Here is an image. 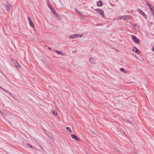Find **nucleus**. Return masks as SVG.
<instances>
[{"mask_svg":"<svg viewBox=\"0 0 154 154\" xmlns=\"http://www.w3.org/2000/svg\"><path fill=\"white\" fill-rule=\"evenodd\" d=\"M96 12L98 13L102 17H104V15L103 11L100 9H97L95 10Z\"/></svg>","mask_w":154,"mask_h":154,"instance_id":"obj_1","label":"nucleus"},{"mask_svg":"<svg viewBox=\"0 0 154 154\" xmlns=\"http://www.w3.org/2000/svg\"><path fill=\"white\" fill-rule=\"evenodd\" d=\"M131 37L132 38L135 43L138 44L139 43V39L135 35H132Z\"/></svg>","mask_w":154,"mask_h":154,"instance_id":"obj_2","label":"nucleus"},{"mask_svg":"<svg viewBox=\"0 0 154 154\" xmlns=\"http://www.w3.org/2000/svg\"><path fill=\"white\" fill-rule=\"evenodd\" d=\"M137 11H139L140 14H142L144 18H145L146 19H147V15L142 11L139 8L137 9Z\"/></svg>","mask_w":154,"mask_h":154,"instance_id":"obj_3","label":"nucleus"},{"mask_svg":"<svg viewBox=\"0 0 154 154\" xmlns=\"http://www.w3.org/2000/svg\"><path fill=\"white\" fill-rule=\"evenodd\" d=\"M89 61L91 64H95L96 62L95 60L93 58H90L89 59Z\"/></svg>","mask_w":154,"mask_h":154,"instance_id":"obj_4","label":"nucleus"},{"mask_svg":"<svg viewBox=\"0 0 154 154\" xmlns=\"http://www.w3.org/2000/svg\"><path fill=\"white\" fill-rule=\"evenodd\" d=\"M147 4L150 9L152 12L154 11V7L149 3H147Z\"/></svg>","mask_w":154,"mask_h":154,"instance_id":"obj_5","label":"nucleus"},{"mask_svg":"<svg viewBox=\"0 0 154 154\" xmlns=\"http://www.w3.org/2000/svg\"><path fill=\"white\" fill-rule=\"evenodd\" d=\"M54 51L57 54H59L60 55H61L63 56H65V54L61 52V51H57V50H54Z\"/></svg>","mask_w":154,"mask_h":154,"instance_id":"obj_6","label":"nucleus"},{"mask_svg":"<svg viewBox=\"0 0 154 154\" xmlns=\"http://www.w3.org/2000/svg\"><path fill=\"white\" fill-rule=\"evenodd\" d=\"M71 136L73 139L77 141L79 140V139L75 135L72 134L71 135Z\"/></svg>","mask_w":154,"mask_h":154,"instance_id":"obj_7","label":"nucleus"},{"mask_svg":"<svg viewBox=\"0 0 154 154\" xmlns=\"http://www.w3.org/2000/svg\"><path fill=\"white\" fill-rule=\"evenodd\" d=\"M11 7V5H6L5 8L6 10L8 11H10V8Z\"/></svg>","mask_w":154,"mask_h":154,"instance_id":"obj_8","label":"nucleus"},{"mask_svg":"<svg viewBox=\"0 0 154 154\" xmlns=\"http://www.w3.org/2000/svg\"><path fill=\"white\" fill-rule=\"evenodd\" d=\"M133 26L135 29L137 30L139 29L138 26L137 24H134L133 25Z\"/></svg>","mask_w":154,"mask_h":154,"instance_id":"obj_9","label":"nucleus"},{"mask_svg":"<svg viewBox=\"0 0 154 154\" xmlns=\"http://www.w3.org/2000/svg\"><path fill=\"white\" fill-rule=\"evenodd\" d=\"M132 50L134 52H135L137 54H140V52L139 51L138 49H132Z\"/></svg>","mask_w":154,"mask_h":154,"instance_id":"obj_10","label":"nucleus"},{"mask_svg":"<svg viewBox=\"0 0 154 154\" xmlns=\"http://www.w3.org/2000/svg\"><path fill=\"white\" fill-rule=\"evenodd\" d=\"M15 63H14V64L15 65V66L18 68H20L21 67L20 65L16 61H15Z\"/></svg>","mask_w":154,"mask_h":154,"instance_id":"obj_11","label":"nucleus"},{"mask_svg":"<svg viewBox=\"0 0 154 154\" xmlns=\"http://www.w3.org/2000/svg\"><path fill=\"white\" fill-rule=\"evenodd\" d=\"M102 5V2L101 0H99L97 3V5L98 6L100 7Z\"/></svg>","mask_w":154,"mask_h":154,"instance_id":"obj_12","label":"nucleus"},{"mask_svg":"<svg viewBox=\"0 0 154 154\" xmlns=\"http://www.w3.org/2000/svg\"><path fill=\"white\" fill-rule=\"evenodd\" d=\"M75 38L78 37H82L83 35L82 34H75Z\"/></svg>","mask_w":154,"mask_h":154,"instance_id":"obj_13","label":"nucleus"},{"mask_svg":"<svg viewBox=\"0 0 154 154\" xmlns=\"http://www.w3.org/2000/svg\"><path fill=\"white\" fill-rule=\"evenodd\" d=\"M119 19L120 20H125V16H122L119 17Z\"/></svg>","mask_w":154,"mask_h":154,"instance_id":"obj_14","label":"nucleus"},{"mask_svg":"<svg viewBox=\"0 0 154 154\" xmlns=\"http://www.w3.org/2000/svg\"><path fill=\"white\" fill-rule=\"evenodd\" d=\"M30 26L32 27H34V24L32 21H30L29 22Z\"/></svg>","mask_w":154,"mask_h":154,"instance_id":"obj_15","label":"nucleus"},{"mask_svg":"<svg viewBox=\"0 0 154 154\" xmlns=\"http://www.w3.org/2000/svg\"><path fill=\"white\" fill-rule=\"evenodd\" d=\"M125 20L127 19H130L131 18V17L130 15H125Z\"/></svg>","mask_w":154,"mask_h":154,"instance_id":"obj_16","label":"nucleus"},{"mask_svg":"<svg viewBox=\"0 0 154 154\" xmlns=\"http://www.w3.org/2000/svg\"><path fill=\"white\" fill-rule=\"evenodd\" d=\"M49 8L53 14L54 13H55V11L54 9V8H51L50 7H49Z\"/></svg>","mask_w":154,"mask_h":154,"instance_id":"obj_17","label":"nucleus"},{"mask_svg":"<svg viewBox=\"0 0 154 154\" xmlns=\"http://www.w3.org/2000/svg\"><path fill=\"white\" fill-rule=\"evenodd\" d=\"M69 37L72 38H75V34L69 35Z\"/></svg>","mask_w":154,"mask_h":154,"instance_id":"obj_18","label":"nucleus"},{"mask_svg":"<svg viewBox=\"0 0 154 154\" xmlns=\"http://www.w3.org/2000/svg\"><path fill=\"white\" fill-rule=\"evenodd\" d=\"M54 14L56 17L59 18V16L58 15V13L55 12V13Z\"/></svg>","mask_w":154,"mask_h":154,"instance_id":"obj_19","label":"nucleus"},{"mask_svg":"<svg viewBox=\"0 0 154 154\" xmlns=\"http://www.w3.org/2000/svg\"><path fill=\"white\" fill-rule=\"evenodd\" d=\"M66 129L69 132H71L72 131H71V129L69 127H66Z\"/></svg>","mask_w":154,"mask_h":154,"instance_id":"obj_20","label":"nucleus"},{"mask_svg":"<svg viewBox=\"0 0 154 154\" xmlns=\"http://www.w3.org/2000/svg\"><path fill=\"white\" fill-rule=\"evenodd\" d=\"M120 70L121 71L124 72L125 73H126V71L124 70V69L123 68H120Z\"/></svg>","mask_w":154,"mask_h":154,"instance_id":"obj_21","label":"nucleus"},{"mask_svg":"<svg viewBox=\"0 0 154 154\" xmlns=\"http://www.w3.org/2000/svg\"><path fill=\"white\" fill-rule=\"evenodd\" d=\"M26 146H27L28 147H30V148H32V146L31 144H28V143H27L26 144Z\"/></svg>","mask_w":154,"mask_h":154,"instance_id":"obj_22","label":"nucleus"},{"mask_svg":"<svg viewBox=\"0 0 154 154\" xmlns=\"http://www.w3.org/2000/svg\"><path fill=\"white\" fill-rule=\"evenodd\" d=\"M53 113L54 115H57V114L56 111L55 110H54L53 111Z\"/></svg>","mask_w":154,"mask_h":154,"instance_id":"obj_23","label":"nucleus"},{"mask_svg":"<svg viewBox=\"0 0 154 154\" xmlns=\"http://www.w3.org/2000/svg\"><path fill=\"white\" fill-rule=\"evenodd\" d=\"M75 11L77 13H79V14H80V11H79L78 10H77V9H76V8H75Z\"/></svg>","mask_w":154,"mask_h":154,"instance_id":"obj_24","label":"nucleus"},{"mask_svg":"<svg viewBox=\"0 0 154 154\" xmlns=\"http://www.w3.org/2000/svg\"><path fill=\"white\" fill-rule=\"evenodd\" d=\"M28 19L29 22H30V21H32L31 19L29 17H28Z\"/></svg>","mask_w":154,"mask_h":154,"instance_id":"obj_25","label":"nucleus"},{"mask_svg":"<svg viewBox=\"0 0 154 154\" xmlns=\"http://www.w3.org/2000/svg\"><path fill=\"white\" fill-rule=\"evenodd\" d=\"M153 18L154 19V11L152 12Z\"/></svg>","mask_w":154,"mask_h":154,"instance_id":"obj_26","label":"nucleus"},{"mask_svg":"<svg viewBox=\"0 0 154 154\" xmlns=\"http://www.w3.org/2000/svg\"><path fill=\"white\" fill-rule=\"evenodd\" d=\"M11 60H12V62L13 63L14 62H15V61L14 60H13V59H11Z\"/></svg>","mask_w":154,"mask_h":154,"instance_id":"obj_27","label":"nucleus"},{"mask_svg":"<svg viewBox=\"0 0 154 154\" xmlns=\"http://www.w3.org/2000/svg\"><path fill=\"white\" fill-rule=\"evenodd\" d=\"M4 91H6V92H8V91H6V90L5 89H4Z\"/></svg>","mask_w":154,"mask_h":154,"instance_id":"obj_28","label":"nucleus"},{"mask_svg":"<svg viewBox=\"0 0 154 154\" xmlns=\"http://www.w3.org/2000/svg\"><path fill=\"white\" fill-rule=\"evenodd\" d=\"M8 93L11 95H12V94L11 93H10V92H9L8 91Z\"/></svg>","mask_w":154,"mask_h":154,"instance_id":"obj_29","label":"nucleus"},{"mask_svg":"<svg viewBox=\"0 0 154 154\" xmlns=\"http://www.w3.org/2000/svg\"><path fill=\"white\" fill-rule=\"evenodd\" d=\"M0 88H2V89H3V90H4V89L3 88H2L0 87Z\"/></svg>","mask_w":154,"mask_h":154,"instance_id":"obj_30","label":"nucleus"},{"mask_svg":"<svg viewBox=\"0 0 154 154\" xmlns=\"http://www.w3.org/2000/svg\"><path fill=\"white\" fill-rule=\"evenodd\" d=\"M0 88H2V89H3V90H4V89L3 88H2L0 87Z\"/></svg>","mask_w":154,"mask_h":154,"instance_id":"obj_31","label":"nucleus"},{"mask_svg":"<svg viewBox=\"0 0 154 154\" xmlns=\"http://www.w3.org/2000/svg\"><path fill=\"white\" fill-rule=\"evenodd\" d=\"M0 88H2V89H3V90H4V89L3 88H2L0 87Z\"/></svg>","mask_w":154,"mask_h":154,"instance_id":"obj_32","label":"nucleus"},{"mask_svg":"<svg viewBox=\"0 0 154 154\" xmlns=\"http://www.w3.org/2000/svg\"><path fill=\"white\" fill-rule=\"evenodd\" d=\"M152 51L154 52V49H152Z\"/></svg>","mask_w":154,"mask_h":154,"instance_id":"obj_33","label":"nucleus"},{"mask_svg":"<svg viewBox=\"0 0 154 154\" xmlns=\"http://www.w3.org/2000/svg\"><path fill=\"white\" fill-rule=\"evenodd\" d=\"M133 48H136V47H133Z\"/></svg>","mask_w":154,"mask_h":154,"instance_id":"obj_34","label":"nucleus"},{"mask_svg":"<svg viewBox=\"0 0 154 154\" xmlns=\"http://www.w3.org/2000/svg\"><path fill=\"white\" fill-rule=\"evenodd\" d=\"M152 48H154V46H152Z\"/></svg>","mask_w":154,"mask_h":154,"instance_id":"obj_35","label":"nucleus"},{"mask_svg":"<svg viewBox=\"0 0 154 154\" xmlns=\"http://www.w3.org/2000/svg\"><path fill=\"white\" fill-rule=\"evenodd\" d=\"M48 48H51L50 47H48Z\"/></svg>","mask_w":154,"mask_h":154,"instance_id":"obj_36","label":"nucleus"},{"mask_svg":"<svg viewBox=\"0 0 154 154\" xmlns=\"http://www.w3.org/2000/svg\"><path fill=\"white\" fill-rule=\"evenodd\" d=\"M13 63H15V62H13Z\"/></svg>","mask_w":154,"mask_h":154,"instance_id":"obj_37","label":"nucleus"},{"mask_svg":"<svg viewBox=\"0 0 154 154\" xmlns=\"http://www.w3.org/2000/svg\"><path fill=\"white\" fill-rule=\"evenodd\" d=\"M49 50H51V48H50V49H49Z\"/></svg>","mask_w":154,"mask_h":154,"instance_id":"obj_38","label":"nucleus"}]
</instances>
